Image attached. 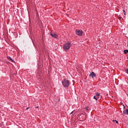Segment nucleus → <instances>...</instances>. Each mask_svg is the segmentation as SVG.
Masks as SVG:
<instances>
[{
    "label": "nucleus",
    "mask_w": 128,
    "mask_h": 128,
    "mask_svg": "<svg viewBox=\"0 0 128 128\" xmlns=\"http://www.w3.org/2000/svg\"><path fill=\"white\" fill-rule=\"evenodd\" d=\"M62 84L64 88H68L70 86V82L68 80L64 79L62 82Z\"/></svg>",
    "instance_id": "nucleus-2"
},
{
    "label": "nucleus",
    "mask_w": 128,
    "mask_h": 128,
    "mask_svg": "<svg viewBox=\"0 0 128 128\" xmlns=\"http://www.w3.org/2000/svg\"><path fill=\"white\" fill-rule=\"evenodd\" d=\"M124 108H126V107H125V106H124Z\"/></svg>",
    "instance_id": "nucleus-15"
},
{
    "label": "nucleus",
    "mask_w": 128,
    "mask_h": 128,
    "mask_svg": "<svg viewBox=\"0 0 128 128\" xmlns=\"http://www.w3.org/2000/svg\"><path fill=\"white\" fill-rule=\"evenodd\" d=\"M126 114H128V110L126 109V110H124L123 112L122 115L124 116Z\"/></svg>",
    "instance_id": "nucleus-6"
},
{
    "label": "nucleus",
    "mask_w": 128,
    "mask_h": 128,
    "mask_svg": "<svg viewBox=\"0 0 128 128\" xmlns=\"http://www.w3.org/2000/svg\"><path fill=\"white\" fill-rule=\"evenodd\" d=\"M36 108H38V106H37Z\"/></svg>",
    "instance_id": "nucleus-18"
},
{
    "label": "nucleus",
    "mask_w": 128,
    "mask_h": 128,
    "mask_svg": "<svg viewBox=\"0 0 128 128\" xmlns=\"http://www.w3.org/2000/svg\"><path fill=\"white\" fill-rule=\"evenodd\" d=\"M70 46H72V44H70V43H65L63 46L64 50H65V52H68L70 48Z\"/></svg>",
    "instance_id": "nucleus-1"
},
{
    "label": "nucleus",
    "mask_w": 128,
    "mask_h": 128,
    "mask_svg": "<svg viewBox=\"0 0 128 128\" xmlns=\"http://www.w3.org/2000/svg\"><path fill=\"white\" fill-rule=\"evenodd\" d=\"M50 34L52 38H58V34H54V32H50Z\"/></svg>",
    "instance_id": "nucleus-4"
},
{
    "label": "nucleus",
    "mask_w": 128,
    "mask_h": 128,
    "mask_svg": "<svg viewBox=\"0 0 128 128\" xmlns=\"http://www.w3.org/2000/svg\"><path fill=\"white\" fill-rule=\"evenodd\" d=\"M76 34L78 36H80L82 34V30H76Z\"/></svg>",
    "instance_id": "nucleus-3"
},
{
    "label": "nucleus",
    "mask_w": 128,
    "mask_h": 128,
    "mask_svg": "<svg viewBox=\"0 0 128 128\" xmlns=\"http://www.w3.org/2000/svg\"><path fill=\"white\" fill-rule=\"evenodd\" d=\"M94 98L96 100H98V97H96V96H94Z\"/></svg>",
    "instance_id": "nucleus-10"
},
{
    "label": "nucleus",
    "mask_w": 128,
    "mask_h": 128,
    "mask_svg": "<svg viewBox=\"0 0 128 128\" xmlns=\"http://www.w3.org/2000/svg\"><path fill=\"white\" fill-rule=\"evenodd\" d=\"M126 72L128 74V69L126 70Z\"/></svg>",
    "instance_id": "nucleus-13"
},
{
    "label": "nucleus",
    "mask_w": 128,
    "mask_h": 128,
    "mask_svg": "<svg viewBox=\"0 0 128 128\" xmlns=\"http://www.w3.org/2000/svg\"><path fill=\"white\" fill-rule=\"evenodd\" d=\"M28 108H26V110H28Z\"/></svg>",
    "instance_id": "nucleus-17"
},
{
    "label": "nucleus",
    "mask_w": 128,
    "mask_h": 128,
    "mask_svg": "<svg viewBox=\"0 0 128 128\" xmlns=\"http://www.w3.org/2000/svg\"><path fill=\"white\" fill-rule=\"evenodd\" d=\"M8 60H10V62H14V60L10 58V56L8 57Z\"/></svg>",
    "instance_id": "nucleus-7"
},
{
    "label": "nucleus",
    "mask_w": 128,
    "mask_h": 128,
    "mask_svg": "<svg viewBox=\"0 0 128 128\" xmlns=\"http://www.w3.org/2000/svg\"><path fill=\"white\" fill-rule=\"evenodd\" d=\"M86 110H88V106L86 107Z\"/></svg>",
    "instance_id": "nucleus-12"
},
{
    "label": "nucleus",
    "mask_w": 128,
    "mask_h": 128,
    "mask_svg": "<svg viewBox=\"0 0 128 128\" xmlns=\"http://www.w3.org/2000/svg\"><path fill=\"white\" fill-rule=\"evenodd\" d=\"M124 12H126V11L124 10H123Z\"/></svg>",
    "instance_id": "nucleus-14"
},
{
    "label": "nucleus",
    "mask_w": 128,
    "mask_h": 128,
    "mask_svg": "<svg viewBox=\"0 0 128 128\" xmlns=\"http://www.w3.org/2000/svg\"><path fill=\"white\" fill-rule=\"evenodd\" d=\"M124 16H126V12H124Z\"/></svg>",
    "instance_id": "nucleus-16"
},
{
    "label": "nucleus",
    "mask_w": 128,
    "mask_h": 128,
    "mask_svg": "<svg viewBox=\"0 0 128 128\" xmlns=\"http://www.w3.org/2000/svg\"><path fill=\"white\" fill-rule=\"evenodd\" d=\"M124 54H128V50H124Z\"/></svg>",
    "instance_id": "nucleus-8"
},
{
    "label": "nucleus",
    "mask_w": 128,
    "mask_h": 128,
    "mask_svg": "<svg viewBox=\"0 0 128 128\" xmlns=\"http://www.w3.org/2000/svg\"><path fill=\"white\" fill-rule=\"evenodd\" d=\"M100 96V93H96V96L97 98H98V96Z\"/></svg>",
    "instance_id": "nucleus-9"
},
{
    "label": "nucleus",
    "mask_w": 128,
    "mask_h": 128,
    "mask_svg": "<svg viewBox=\"0 0 128 128\" xmlns=\"http://www.w3.org/2000/svg\"><path fill=\"white\" fill-rule=\"evenodd\" d=\"M113 122H116V124H118V120H113Z\"/></svg>",
    "instance_id": "nucleus-11"
},
{
    "label": "nucleus",
    "mask_w": 128,
    "mask_h": 128,
    "mask_svg": "<svg viewBox=\"0 0 128 128\" xmlns=\"http://www.w3.org/2000/svg\"><path fill=\"white\" fill-rule=\"evenodd\" d=\"M96 74H94V72H92L90 74V78H96Z\"/></svg>",
    "instance_id": "nucleus-5"
}]
</instances>
